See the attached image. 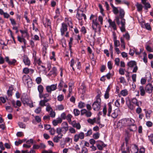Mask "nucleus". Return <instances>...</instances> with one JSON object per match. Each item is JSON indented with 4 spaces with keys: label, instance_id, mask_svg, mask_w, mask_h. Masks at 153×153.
<instances>
[{
    "label": "nucleus",
    "instance_id": "obj_33",
    "mask_svg": "<svg viewBox=\"0 0 153 153\" xmlns=\"http://www.w3.org/2000/svg\"><path fill=\"white\" fill-rule=\"evenodd\" d=\"M114 45L115 47H116L120 46V41L116 40V37L115 36H114Z\"/></svg>",
    "mask_w": 153,
    "mask_h": 153
},
{
    "label": "nucleus",
    "instance_id": "obj_26",
    "mask_svg": "<svg viewBox=\"0 0 153 153\" xmlns=\"http://www.w3.org/2000/svg\"><path fill=\"white\" fill-rule=\"evenodd\" d=\"M132 103L135 104L137 106H139L140 105H141V102L140 101L138 102L137 99L136 98H133L131 100Z\"/></svg>",
    "mask_w": 153,
    "mask_h": 153
},
{
    "label": "nucleus",
    "instance_id": "obj_54",
    "mask_svg": "<svg viewBox=\"0 0 153 153\" xmlns=\"http://www.w3.org/2000/svg\"><path fill=\"white\" fill-rule=\"evenodd\" d=\"M113 11L114 14H117L119 12V10L117 7H115L113 8Z\"/></svg>",
    "mask_w": 153,
    "mask_h": 153
},
{
    "label": "nucleus",
    "instance_id": "obj_46",
    "mask_svg": "<svg viewBox=\"0 0 153 153\" xmlns=\"http://www.w3.org/2000/svg\"><path fill=\"white\" fill-rule=\"evenodd\" d=\"M52 56H51L50 57L51 59H53L54 61H55L56 60V58H55V53L54 51L52 52Z\"/></svg>",
    "mask_w": 153,
    "mask_h": 153
},
{
    "label": "nucleus",
    "instance_id": "obj_24",
    "mask_svg": "<svg viewBox=\"0 0 153 153\" xmlns=\"http://www.w3.org/2000/svg\"><path fill=\"white\" fill-rule=\"evenodd\" d=\"M108 22L110 26L114 30H115L116 29V25L114 22H112L111 19H109L108 20Z\"/></svg>",
    "mask_w": 153,
    "mask_h": 153
},
{
    "label": "nucleus",
    "instance_id": "obj_48",
    "mask_svg": "<svg viewBox=\"0 0 153 153\" xmlns=\"http://www.w3.org/2000/svg\"><path fill=\"white\" fill-rule=\"evenodd\" d=\"M57 109L59 111H62L64 109V107L62 105H59L57 106Z\"/></svg>",
    "mask_w": 153,
    "mask_h": 153
},
{
    "label": "nucleus",
    "instance_id": "obj_29",
    "mask_svg": "<svg viewBox=\"0 0 153 153\" xmlns=\"http://www.w3.org/2000/svg\"><path fill=\"white\" fill-rule=\"evenodd\" d=\"M129 127L128 128V129L130 130V131H135L137 129V127L136 125L134 124L129 126Z\"/></svg>",
    "mask_w": 153,
    "mask_h": 153
},
{
    "label": "nucleus",
    "instance_id": "obj_13",
    "mask_svg": "<svg viewBox=\"0 0 153 153\" xmlns=\"http://www.w3.org/2000/svg\"><path fill=\"white\" fill-rule=\"evenodd\" d=\"M131 151L132 153H137L138 149L137 146L135 144L131 145L130 146Z\"/></svg>",
    "mask_w": 153,
    "mask_h": 153
},
{
    "label": "nucleus",
    "instance_id": "obj_43",
    "mask_svg": "<svg viewBox=\"0 0 153 153\" xmlns=\"http://www.w3.org/2000/svg\"><path fill=\"white\" fill-rule=\"evenodd\" d=\"M72 141V139L71 138L69 137H66L65 139V143H68L69 142L71 143Z\"/></svg>",
    "mask_w": 153,
    "mask_h": 153
},
{
    "label": "nucleus",
    "instance_id": "obj_59",
    "mask_svg": "<svg viewBox=\"0 0 153 153\" xmlns=\"http://www.w3.org/2000/svg\"><path fill=\"white\" fill-rule=\"evenodd\" d=\"M69 132L72 134H74L76 132L75 130L72 127H70L69 129Z\"/></svg>",
    "mask_w": 153,
    "mask_h": 153
},
{
    "label": "nucleus",
    "instance_id": "obj_15",
    "mask_svg": "<svg viewBox=\"0 0 153 153\" xmlns=\"http://www.w3.org/2000/svg\"><path fill=\"white\" fill-rule=\"evenodd\" d=\"M23 62L25 65L28 66L30 65V61L29 58L26 55H24L23 57Z\"/></svg>",
    "mask_w": 153,
    "mask_h": 153
},
{
    "label": "nucleus",
    "instance_id": "obj_20",
    "mask_svg": "<svg viewBox=\"0 0 153 153\" xmlns=\"http://www.w3.org/2000/svg\"><path fill=\"white\" fill-rule=\"evenodd\" d=\"M50 100H41L39 102V105L40 107H43L44 106H46V103L50 101Z\"/></svg>",
    "mask_w": 153,
    "mask_h": 153
},
{
    "label": "nucleus",
    "instance_id": "obj_27",
    "mask_svg": "<svg viewBox=\"0 0 153 153\" xmlns=\"http://www.w3.org/2000/svg\"><path fill=\"white\" fill-rule=\"evenodd\" d=\"M39 97L40 98H43L44 100H50V99H47L49 96V94L48 93H45L43 94H41V95H39Z\"/></svg>",
    "mask_w": 153,
    "mask_h": 153
},
{
    "label": "nucleus",
    "instance_id": "obj_53",
    "mask_svg": "<svg viewBox=\"0 0 153 153\" xmlns=\"http://www.w3.org/2000/svg\"><path fill=\"white\" fill-rule=\"evenodd\" d=\"M49 132L52 135H54L55 132V131L54 128H51L49 130Z\"/></svg>",
    "mask_w": 153,
    "mask_h": 153
},
{
    "label": "nucleus",
    "instance_id": "obj_51",
    "mask_svg": "<svg viewBox=\"0 0 153 153\" xmlns=\"http://www.w3.org/2000/svg\"><path fill=\"white\" fill-rule=\"evenodd\" d=\"M10 21L11 23L13 25H15L16 24V22L14 19L13 18H10Z\"/></svg>",
    "mask_w": 153,
    "mask_h": 153
},
{
    "label": "nucleus",
    "instance_id": "obj_12",
    "mask_svg": "<svg viewBox=\"0 0 153 153\" xmlns=\"http://www.w3.org/2000/svg\"><path fill=\"white\" fill-rule=\"evenodd\" d=\"M67 25L64 23L62 24V26L60 28L61 35L63 36L65 32L67 30Z\"/></svg>",
    "mask_w": 153,
    "mask_h": 153
},
{
    "label": "nucleus",
    "instance_id": "obj_49",
    "mask_svg": "<svg viewBox=\"0 0 153 153\" xmlns=\"http://www.w3.org/2000/svg\"><path fill=\"white\" fill-rule=\"evenodd\" d=\"M149 140L151 141L153 145V134H151L148 136Z\"/></svg>",
    "mask_w": 153,
    "mask_h": 153
},
{
    "label": "nucleus",
    "instance_id": "obj_8",
    "mask_svg": "<svg viewBox=\"0 0 153 153\" xmlns=\"http://www.w3.org/2000/svg\"><path fill=\"white\" fill-rule=\"evenodd\" d=\"M57 89V84H53L51 85L46 86V89L47 91L51 94L52 91H54Z\"/></svg>",
    "mask_w": 153,
    "mask_h": 153
},
{
    "label": "nucleus",
    "instance_id": "obj_56",
    "mask_svg": "<svg viewBox=\"0 0 153 153\" xmlns=\"http://www.w3.org/2000/svg\"><path fill=\"white\" fill-rule=\"evenodd\" d=\"M109 69L111 70L112 68V64L111 61H109L107 63Z\"/></svg>",
    "mask_w": 153,
    "mask_h": 153
},
{
    "label": "nucleus",
    "instance_id": "obj_6",
    "mask_svg": "<svg viewBox=\"0 0 153 153\" xmlns=\"http://www.w3.org/2000/svg\"><path fill=\"white\" fill-rule=\"evenodd\" d=\"M84 137V134L83 132H81L78 134H75L74 136V142H78L79 139H83Z\"/></svg>",
    "mask_w": 153,
    "mask_h": 153
},
{
    "label": "nucleus",
    "instance_id": "obj_39",
    "mask_svg": "<svg viewBox=\"0 0 153 153\" xmlns=\"http://www.w3.org/2000/svg\"><path fill=\"white\" fill-rule=\"evenodd\" d=\"M46 110L48 112L49 111L51 112V111H52L53 110V109L51 107L49 103H47L46 104Z\"/></svg>",
    "mask_w": 153,
    "mask_h": 153
},
{
    "label": "nucleus",
    "instance_id": "obj_30",
    "mask_svg": "<svg viewBox=\"0 0 153 153\" xmlns=\"http://www.w3.org/2000/svg\"><path fill=\"white\" fill-rule=\"evenodd\" d=\"M44 89L43 86L42 85H39L38 86V90L39 92V96L42 94Z\"/></svg>",
    "mask_w": 153,
    "mask_h": 153
},
{
    "label": "nucleus",
    "instance_id": "obj_50",
    "mask_svg": "<svg viewBox=\"0 0 153 153\" xmlns=\"http://www.w3.org/2000/svg\"><path fill=\"white\" fill-rule=\"evenodd\" d=\"M64 96L62 95H59L57 97L58 100L59 101H62L64 99Z\"/></svg>",
    "mask_w": 153,
    "mask_h": 153
},
{
    "label": "nucleus",
    "instance_id": "obj_47",
    "mask_svg": "<svg viewBox=\"0 0 153 153\" xmlns=\"http://www.w3.org/2000/svg\"><path fill=\"white\" fill-rule=\"evenodd\" d=\"M42 81V79L40 77H37L36 79V83L38 84H40Z\"/></svg>",
    "mask_w": 153,
    "mask_h": 153
},
{
    "label": "nucleus",
    "instance_id": "obj_16",
    "mask_svg": "<svg viewBox=\"0 0 153 153\" xmlns=\"http://www.w3.org/2000/svg\"><path fill=\"white\" fill-rule=\"evenodd\" d=\"M96 145L98 149L100 150H102L103 147H104L105 146V145L102 142L100 141L97 142Z\"/></svg>",
    "mask_w": 153,
    "mask_h": 153
},
{
    "label": "nucleus",
    "instance_id": "obj_22",
    "mask_svg": "<svg viewBox=\"0 0 153 153\" xmlns=\"http://www.w3.org/2000/svg\"><path fill=\"white\" fill-rule=\"evenodd\" d=\"M48 74L50 76L53 75L54 76H56L57 74V69L56 68L53 67Z\"/></svg>",
    "mask_w": 153,
    "mask_h": 153
},
{
    "label": "nucleus",
    "instance_id": "obj_1",
    "mask_svg": "<svg viewBox=\"0 0 153 153\" xmlns=\"http://www.w3.org/2000/svg\"><path fill=\"white\" fill-rule=\"evenodd\" d=\"M120 13V18L119 17H117L116 18V21L117 24L119 25L120 23L121 25L120 27V29L122 32H124L125 30L126 24L125 19L123 18L125 14V12L124 10L121 8H120L119 10Z\"/></svg>",
    "mask_w": 153,
    "mask_h": 153
},
{
    "label": "nucleus",
    "instance_id": "obj_55",
    "mask_svg": "<svg viewBox=\"0 0 153 153\" xmlns=\"http://www.w3.org/2000/svg\"><path fill=\"white\" fill-rule=\"evenodd\" d=\"M18 125L19 127L22 128H25V125L22 122H19Z\"/></svg>",
    "mask_w": 153,
    "mask_h": 153
},
{
    "label": "nucleus",
    "instance_id": "obj_38",
    "mask_svg": "<svg viewBox=\"0 0 153 153\" xmlns=\"http://www.w3.org/2000/svg\"><path fill=\"white\" fill-rule=\"evenodd\" d=\"M126 134H127V136L125 138V140L126 144H127L128 143L130 136L128 134V130L126 131Z\"/></svg>",
    "mask_w": 153,
    "mask_h": 153
},
{
    "label": "nucleus",
    "instance_id": "obj_63",
    "mask_svg": "<svg viewBox=\"0 0 153 153\" xmlns=\"http://www.w3.org/2000/svg\"><path fill=\"white\" fill-rule=\"evenodd\" d=\"M49 114L51 117L54 118L56 114L55 112L53 111V110L52 111H51Z\"/></svg>",
    "mask_w": 153,
    "mask_h": 153
},
{
    "label": "nucleus",
    "instance_id": "obj_32",
    "mask_svg": "<svg viewBox=\"0 0 153 153\" xmlns=\"http://www.w3.org/2000/svg\"><path fill=\"white\" fill-rule=\"evenodd\" d=\"M13 88L12 87H10L9 89L7 90V93L8 96H11L12 95V91L13 90Z\"/></svg>",
    "mask_w": 153,
    "mask_h": 153
},
{
    "label": "nucleus",
    "instance_id": "obj_25",
    "mask_svg": "<svg viewBox=\"0 0 153 153\" xmlns=\"http://www.w3.org/2000/svg\"><path fill=\"white\" fill-rule=\"evenodd\" d=\"M20 32L22 34V35L23 36V35L24 34H25V36L24 37H27V39L29 38V34L28 33V31L27 29H26L25 30H20Z\"/></svg>",
    "mask_w": 153,
    "mask_h": 153
},
{
    "label": "nucleus",
    "instance_id": "obj_18",
    "mask_svg": "<svg viewBox=\"0 0 153 153\" xmlns=\"http://www.w3.org/2000/svg\"><path fill=\"white\" fill-rule=\"evenodd\" d=\"M62 122V120L60 117H58L56 120H54L52 122V123L54 126H57L58 123H60Z\"/></svg>",
    "mask_w": 153,
    "mask_h": 153
},
{
    "label": "nucleus",
    "instance_id": "obj_2",
    "mask_svg": "<svg viewBox=\"0 0 153 153\" xmlns=\"http://www.w3.org/2000/svg\"><path fill=\"white\" fill-rule=\"evenodd\" d=\"M69 130V127L68 123L66 122H63L62 124L61 127L57 128L56 129V132L58 134L63 135L65 134Z\"/></svg>",
    "mask_w": 153,
    "mask_h": 153
},
{
    "label": "nucleus",
    "instance_id": "obj_42",
    "mask_svg": "<svg viewBox=\"0 0 153 153\" xmlns=\"http://www.w3.org/2000/svg\"><path fill=\"white\" fill-rule=\"evenodd\" d=\"M64 84V83L62 81H60V82L58 85V87L59 89V90L61 91L62 90V87L63 86Z\"/></svg>",
    "mask_w": 153,
    "mask_h": 153
},
{
    "label": "nucleus",
    "instance_id": "obj_61",
    "mask_svg": "<svg viewBox=\"0 0 153 153\" xmlns=\"http://www.w3.org/2000/svg\"><path fill=\"white\" fill-rule=\"evenodd\" d=\"M98 21L100 22V24L101 25H102L103 24V17L100 16L98 17Z\"/></svg>",
    "mask_w": 153,
    "mask_h": 153
},
{
    "label": "nucleus",
    "instance_id": "obj_23",
    "mask_svg": "<svg viewBox=\"0 0 153 153\" xmlns=\"http://www.w3.org/2000/svg\"><path fill=\"white\" fill-rule=\"evenodd\" d=\"M126 102L128 106V108L131 110H132L134 108V107L130 103V100L128 97H127L126 99Z\"/></svg>",
    "mask_w": 153,
    "mask_h": 153
},
{
    "label": "nucleus",
    "instance_id": "obj_58",
    "mask_svg": "<svg viewBox=\"0 0 153 153\" xmlns=\"http://www.w3.org/2000/svg\"><path fill=\"white\" fill-rule=\"evenodd\" d=\"M120 99H118L115 102V106L117 107H119L120 106Z\"/></svg>",
    "mask_w": 153,
    "mask_h": 153
},
{
    "label": "nucleus",
    "instance_id": "obj_57",
    "mask_svg": "<svg viewBox=\"0 0 153 153\" xmlns=\"http://www.w3.org/2000/svg\"><path fill=\"white\" fill-rule=\"evenodd\" d=\"M79 153H88V150L87 148L85 147H83L82 149L81 152Z\"/></svg>",
    "mask_w": 153,
    "mask_h": 153
},
{
    "label": "nucleus",
    "instance_id": "obj_31",
    "mask_svg": "<svg viewBox=\"0 0 153 153\" xmlns=\"http://www.w3.org/2000/svg\"><path fill=\"white\" fill-rule=\"evenodd\" d=\"M85 86L84 84H82L79 89V91L80 92H81L82 94H83L85 92Z\"/></svg>",
    "mask_w": 153,
    "mask_h": 153
},
{
    "label": "nucleus",
    "instance_id": "obj_64",
    "mask_svg": "<svg viewBox=\"0 0 153 153\" xmlns=\"http://www.w3.org/2000/svg\"><path fill=\"white\" fill-rule=\"evenodd\" d=\"M73 127L76 128L77 129H79L81 128V126L79 123H77Z\"/></svg>",
    "mask_w": 153,
    "mask_h": 153
},
{
    "label": "nucleus",
    "instance_id": "obj_44",
    "mask_svg": "<svg viewBox=\"0 0 153 153\" xmlns=\"http://www.w3.org/2000/svg\"><path fill=\"white\" fill-rule=\"evenodd\" d=\"M74 112L75 116H78L80 114V111L77 109H74Z\"/></svg>",
    "mask_w": 153,
    "mask_h": 153
},
{
    "label": "nucleus",
    "instance_id": "obj_17",
    "mask_svg": "<svg viewBox=\"0 0 153 153\" xmlns=\"http://www.w3.org/2000/svg\"><path fill=\"white\" fill-rule=\"evenodd\" d=\"M6 61L8 63L9 65H14L15 63L16 62V61L15 59H13L12 60L10 61L9 60V59L8 57H6L5 59Z\"/></svg>",
    "mask_w": 153,
    "mask_h": 153
},
{
    "label": "nucleus",
    "instance_id": "obj_3",
    "mask_svg": "<svg viewBox=\"0 0 153 153\" xmlns=\"http://www.w3.org/2000/svg\"><path fill=\"white\" fill-rule=\"evenodd\" d=\"M134 121L133 119H123L120 120L119 123H121L122 125L123 126H129L134 124Z\"/></svg>",
    "mask_w": 153,
    "mask_h": 153
},
{
    "label": "nucleus",
    "instance_id": "obj_11",
    "mask_svg": "<svg viewBox=\"0 0 153 153\" xmlns=\"http://www.w3.org/2000/svg\"><path fill=\"white\" fill-rule=\"evenodd\" d=\"M22 102L24 105H27L32 108L33 107V103L29 99H23L22 100Z\"/></svg>",
    "mask_w": 153,
    "mask_h": 153
},
{
    "label": "nucleus",
    "instance_id": "obj_19",
    "mask_svg": "<svg viewBox=\"0 0 153 153\" xmlns=\"http://www.w3.org/2000/svg\"><path fill=\"white\" fill-rule=\"evenodd\" d=\"M63 136V135L58 134L57 136H55L53 137V141L56 143L59 142L60 140V139H61Z\"/></svg>",
    "mask_w": 153,
    "mask_h": 153
},
{
    "label": "nucleus",
    "instance_id": "obj_21",
    "mask_svg": "<svg viewBox=\"0 0 153 153\" xmlns=\"http://www.w3.org/2000/svg\"><path fill=\"white\" fill-rule=\"evenodd\" d=\"M23 36L22 35V37H20L19 36H17L18 40L20 42L22 43L23 42L24 44V45L25 46L26 44V40L24 38Z\"/></svg>",
    "mask_w": 153,
    "mask_h": 153
},
{
    "label": "nucleus",
    "instance_id": "obj_40",
    "mask_svg": "<svg viewBox=\"0 0 153 153\" xmlns=\"http://www.w3.org/2000/svg\"><path fill=\"white\" fill-rule=\"evenodd\" d=\"M85 103L82 102H80L79 103L78 106L80 108H82L85 106Z\"/></svg>",
    "mask_w": 153,
    "mask_h": 153
},
{
    "label": "nucleus",
    "instance_id": "obj_10",
    "mask_svg": "<svg viewBox=\"0 0 153 153\" xmlns=\"http://www.w3.org/2000/svg\"><path fill=\"white\" fill-rule=\"evenodd\" d=\"M101 102L95 101L92 104V108L94 111H99L100 108Z\"/></svg>",
    "mask_w": 153,
    "mask_h": 153
},
{
    "label": "nucleus",
    "instance_id": "obj_4",
    "mask_svg": "<svg viewBox=\"0 0 153 153\" xmlns=\"http://www.w3.org/2000/svg\"><path fill=\"white\" fill-rule=\"evenodd\" d=\"M127 65L128 66V69L129 68H134L132 71V72H137L138 69V68L137 65V63L135 61L131 60L127 63Z\"/></svg>",
    "mask_w": 153,
    "mask_h": 153
},
{
    "label": "nucleus",
    "instance_id": "obj_37",
    "mask_svg": "<svg viewBox=\"0 0 153 153\" xmlns=\"http://www.w3.org/2000/svg\"><path fill=\"white\" fill-rule=\"evenodd\" d=\"M96 118H94L93 119L89 118L88 120L87 121L88 123H90L91 124L93 125L96 122Z\"/></svg>",
    "mask_w": 153,
    "mask_h": 153
},
{
    "label": "nucleus",
    "instance_id": "obj_5",
    "mask_svg": "<svg viewBox=\"0 0 153 153\" xmlns=\"http://www.w3.org/2000/svg\"><path fill=\"white\" fill-rule=\"evenodd\" d=\"M22 80L25 84H26L28 86L32 85V79L28 76L24 75L22 77Z\"/></svg>",
    "mask_w": 153,
    "mask_h": 153
},
{
    "label": "nucleus",
    "instance_id": "obj_35",
    "mask_svg": "<svg viewBox=\"0 0 153 153\" xmlns=\"http://www.w3.org/2000/svg\"><path fill=\"white\" fill-rule=\"evenodd\" d=\"M136 6L137 8L138 11L140 12L142 10L143 7L141 4L137 3L136 4Z\"/></svg>",
    "mask_w": 153,
    "mask_h": 153
},
{
    "label": "nucleus",
    "instance_id": "obj_45",
    "mask_svg": "<svg viewBox=\"0 0 153 153\" xmlns=\"http://www.w3.org/2000/svg\"><path fill=\"white\" fill-rule=\"evenodd\" d=\"M42 111V108L41 107H38L35 110V112L37 114H39Z\"/></svg>",
    "mask_w": 153,
    "mask_h": 153
},
{
    "label": "nucleus",
    "instance_id": "obj_9",
    "mask_svg": "<svg viewBox=\"0 0 153 153\" xmlns=\"http://www.w3.org/2000/svg\"><path fill=\"white\" fill-rule=\"evenodd\" d=\"M97 18L96 17L95 19L93 20L92 23V27L93 29L94 30V31L95 33L97 32L96 30L97 27L99 28V30L100 29V25L97 22Z\"/></svg>",
    "mask_w": 153,
    "mask_h": 153
},
{
    "label": "nucleus",
    "instance_id": "obj_36",
    "mask_svg": "<svg viewBox=\"0 0 153 153\" xmlns=\"http://www.w3.org/2000/svg\"><path fill=\"white\" fill-rule=\"evenodd\" d=\"M51 23L50 20L48 19H46V22L45 23L43 22V24L45 27H47V26L51 27Z\"/></svg>",
    "mask_w": 153,
    "mask_h": 153
},
{
    "label": "nucleus",
    "instance_id": "obj_7",
    "mask_svg": "<svg viewBox=\"0 0 153 153\" xmlns=\"http://www.w3.org/2000/svg\"><path fill=\"white\" fill-rule=\"evenodd\" d=\"M145 89L146 91L149 94H151L153 91V80L151 83L148 84L146 85Z\"/></svg>",
    "mask_w": 153,
    "mask_h": 153
},
{
    "label": "nucleus",
    "instance_id": "obj_60",
    "mask_svg": "<svg viewBox=\"0 0 153 153\" xmlns=\"http://www.w3.org/2000/svg\"><path fill=\"white\" fill-rule=\"evenodd\" d=\"M100 94H98L96 97V100L97 101H99L100 102H101V100L100 98Z\"/></svg>",
    "mask_w": 153,
    "mask_h": 153
},
{
    "label": "nucleus",
    "instance_id": "obj_14",
    "mask_svg": "<svg viewBox=\"0 0 153 153\" xmlns=\"http://www.w3.org/2000/svg\"><path fill=\"white\" fill-rule=\"evenodd\" d=\"M120 114V110L119 108L115 109L111 114V116L113 118H115L117 117L119 114Z\"/></svg>",
    "mask_w": 153,
    "mask_h": 153
},
{
    "label": "nucleus",
    "instance_id": "obj_34",
    "mask_svg": "<svg viewBox=\"0 0 153 153\" xmlns=\"http://www.w3.org/2000/svg\"><path fill=\"white\" fill-rule=\"evenodd\" d=\"M108 108L107 115L108 116H110L112 110L111 103V102H109L108 103Z\"/></svg>",
    "mask_w": 153,
    "mask_h": 153
},
{
    "label": "nucleus",
    "instance_id": "obj_52",
    "mask_svg": "<svg viewBox=\"0 0 153 153\" xmlns=\"http://www.w3.org/2000/svg\"><path fill=\"white\" fill-rule=\"evenodd\" d=\"M143 60L144 62L146 63L147 62V54L145 52L144 53V57Z\"/></svg>",
    "mask_w": 153,
    "mask_h": 153
},
{
    "label": "nucleus",
    "instance_id": "obj_62",
    "mask_svg": "<svg viewBox=\"0 0 153 153\" xmlns=\"http://www.w3.org/2000/svg\"><path fill=\"white\" fill-rule=\"evenodd\" d=\"M144 5L145 6V9L146 10H147L148 8H150L151 7V5L149 3H147Z\"/></svg>",
    "mask_w": 153,
    "mask_h": 153
},
{
    "label": "nucleus",
    "instance_id": "obj_28",
    "mask_svg": "<svg viewBox=\"0 0 153 153\" xmlns=\"http://www.w3.org/2000/svg\"><path fill=\"white\" fill-rule=\"evenodd\" d=\"M139 90L140 91V94L142 96H144L145 94L146 90L143 86H141L139 87Z\"/></svg>",
    "mask_w": 153,
    "mask_h": 153
},
{
    "label": "nucleus",
    "instance_id": "obj_41",
    "mask_svg": "<svg viewBox=\"0 0 153 153\" xmlns=\"http://www.w3.org/2000/svg\"><path fill=\"white\" fill-rule=\"evenodd\" d=\"M120 94L123 96H125L128 94V92L126 89L123 90L121 91Z\"/></svg>",
    "mask_w": 153,
    "mask_h": 153
}]
</instances>
